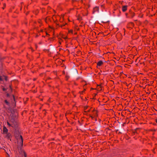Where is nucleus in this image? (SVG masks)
I'll return each mask as SVG.
<instances>
[{
  "mask_svg": "<svg viewBox=\"0 0 157 157\" xmlns=\"http://www.w3.org/2000/svg\"><path fill=\"white\" fill-rule=\"evenodd\" d=\"M19 153L20 154V155H21V156H22V157H26V154L23 150L21 149L19 151Z\"/></svg>",
  "mask_w": 157,
  "mask_h": 157,
  "instance_id": "nucleus-3",
  "label": "nucleus"
},
{
  "mask_svg": "<svg viewBox=\"0 0 157 157\" xmlns=\"http://www.w3.org/2000/svg\"><path fill=\"white\" fill-rule=\"evenodd\" d=\"M13 98L14 99V97L13 96Z\"/></svg>",
  "mask_w": 157,
  "mask_h": 157,
  "instance_id": "nucleus-14",
  "label": "nucleus"
},
{
  "mask_svg": "<svg viewBox=\"0 0 157 157\" xmlns=\"http://www.w3.org/2000/svg\"><path fill=\"white\" fill-rule=\"evenodd\" d=\"M11 124H10L8 122H7V124L9 126H11L13 127H15L16 124V122L14 120H11Z\"/></svg>",
  "mask_w": 157,
  "mask_h": 157,
  "instance_id": "nucleus-2",
  "label": "nucleus"
},
{
  "mask_svg": "<svg viewBox=\"0 0 157 157\" xmlns=\"http://www.w3.org/2000/svg\"><path fill=\"white\" fill-rule=\"evenodd\" d=\"M3 90H5V89L4 88L3 89Z\"/></svg>",
  "mask_w": 157,
  "mask_h": 157,
  "instance_id": "nucleus-13",
  "label": "nucleus"
},
{
  "mask_svg": "<svg viewBox=\"0 0 157 157\" xmlns=\"http://www.w3.org/2000/svg\"><path fill=\"white\" fill-rule=\"evenodd\" d=\"M7 129L4 126L3 128V132L4 133H6L8 132Z\"/></svg>",
  "mask_w": 157,
  "mask_h": 157,
  "instance_id": "nucleus-5",
  "label": "nucleus"
},
{
  "mask_svg": "<svg viewBox=\"0 0 157 157\" xmlns=\"http://www.w3.org/2000/svg\"><path fill=\"white\" fill-rule=\"evenodd\" d=\"M15 137L17 140V143L19 147H21L23 146V140L21 136L19 133L15 134Z\"/></svg>",
  "mask_w": 157,
  "mask_h": 157,
  "instance_id": "nucleus-1",
  "label": "nucleus"
},
{
  "mask_svg": "<svg viewBox=\"0 0 157 157\" xmlns=\"http://www.w3.org/2000/svg\"><path fill=\"white\" fill-rule=\"evenodd\" d=\"M5 102L6 103V104L7 105H8L9 104V102L7 101L6 100H5Z\"/></svg>",
  "mask_w": 157,
  "mask_h": 157,
  "instance_id": "nucleus-10",
  "label": "nucleus"
},
{
  "mask_svg": "<svg viewBox=\"0 0 157 157\" xmlns=\"http://www.w3.org/2000/svg\"><path fill=\"white\" fill-rule=\"evenodd\" d=\"M8 137V139H10V134H8L7 135V136Z\"/></svg>",
  "mask_w": 157,
  "mask_h": 157,
  "instance_id": "nucleus-9",
  "label": "nucleus"
},
{
  "mask_svg": "<svg viewBox=\"0 0 157 157\" xmlns=\"http://www.w3.org/2000/svg\"><path fill=\"white\" fill-rule=\"evenodd\" d=\"M103 64V62L101 61H99L97 63V65L98 66H100L101 65Z\"/></svg>",
  "mask_w": 157,
  "mask_h": 157,
  "instance_id": "nucleus-8",
  "label": "nucleus"
},
{
  "mask_svg": "<svg viewBox=\"0 0 157 157\" xmlns=\"http://www.w3.org/2000/svg\"><path fill=\"white\" fill-rule=\"evenodd\" d=\"M50 29H52V27H51V28H50Z\"/></svg>",
  "mask_w": 157,
  "mask_h": 157,
  "instance_id": "nucleus-11",
  "label": "nucleus"
},
{
  "mask_svg": "<svg viewBox=\"0 0 157 157\" xmlns=\"http://www.w3.org/2000/svg\"><path fill=\"white\" fill-rule=\"evenodd\" d=\"M127 10V6H123L122 7V10L123 12Z\"/></svg>",
  "mask_w": 157,
  "mask_h": 157,
  "instance_id": "nucleus-6",
  "label": "nucleus"
},
{
  "mask_svg": "<svg viewBox=\"0 0 157 157\" xmlns=\"http://www.w3.org/2000/svg\"><path fill=\"white\" fill-rule=\"evenodd\" d=\"M98 7H96L94 9V10L93 13H94L95 12L97 11L98 12Z\"/></svg>",
  "mask_w": 157,
  "mask_h": 157,
  "instance_id": "nucleus-7",
  "label": "nucleus"
},
{
  "mask_svg": "<svg viewBox=\"0 0 157 157\" xmlns=\"http://www.w3.org/2000/svg\"><path fill=\"white\" fill-rule=\"evenodd\" d=\"M156 122L157 123V119L156 120Z\"/></svg>",
  "mask_w": 157,
  "mask_h": 157,
  "instance_id": "nucleus-12",
  "label": "nucleus"
},
{
  "mask_svg": "<svg viewBox=\"0 0 157 157\" xmlns=\"http://www.w3.org/2000/svg\"><path fill=\"white\" fill-rule=\"evenodd\" d=\"M5 79L6 80H7V78L6 77L4 76H0V80L2 81L3 79Z\"/></svg>",
  "mask_w": 157,
  "mask_h": 157,
  "instance_id": "nucleus-4",
  "label": "nucleus"
}]
</instances>
